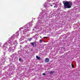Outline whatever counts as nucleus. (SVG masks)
<instances>
[{
	"label": "nucleus",
	"mask_w": 80,
	"mask_h": 80,
	"mask_svg": "<svg viewBox=\"0 0 80 80\" xmlns=\"http://www.w3.org/2000/svg\"><path fill=\"white\" fill-rule=\"evenodd\" d=\"M62 3L64 4V8H70L72 6V2L65 1H63Z\"/></svg>",
	"instance_id": "1"
},
{
	"label": "nucleus",
	"mask_w": 80,
	"mask_h": 80,
	"mask_svg": "<svg viewBox=\"0 0 80 80\" xmlns=\"http://www.w3.org/2000/svg\"><path fill=\"white\" fill-rule=\"evenodd\" d=\"M37 58L38 60H40V57H38V56H37L36 57Z\"/></svg>",
	"instance_id": "5"
},
{
	"label": "nucleus",
	"mask_w": 80,
	"mask_h": 80,
	"mask_svg": "<svg viewBox=\"0 0 80 80\" xmlns=\"http://www.w3.org/2000/svg\"><path fill=\"white\" fill-rule=\"evenodd\" d=\"M40 38H42V36L40 37Z\"/></svg>",
	"instance_id": "15"
},
{
	"label": "nucleus",
	"mask_w": 80,
	"mask_h": 80,
	"mask_svg": "<svg viewBox=\"0 0 80 80\" xmlns=\"http://www.w3.org/2000/svg\"><path fill=\"white\" fill-rule=\"evenodd\" d=\"M32 40V38H29L28 39V41H31Z\"/></svg>",
	"instance_id": "7"
},
{
	"label": "nucleus",
	"mask_w": 80,
	"mask_h": 80,
	"mask_svg": "<svg viewBox=\"0 0 80 80\" xmlns=\"http://www.w3.org/2000/svg\"><path fill=\"white\" fill-rule=\"evenodd\" d=\"M55 73V72L54 71H51L50 72V73L51 75H52V74H53V73Z\"/></svg>",
	"instance_id": "6"
},
{
	"label": "nucleus",
	"mask_w": 80,
	"mask_h": 80,
	"mask_svg": "<svg viewBox=\"0 0 80 80\" xmlns=\"http://www.w3.org/2000/svg\"><path fill=\"white\" fill-rule=\"evenodd\" d=\"M30 44L32 47H35L36 46V42H30Z\"/></svg>",
	"instance_id": "2"
},
{
	"label": "nucleus",
	"mask_w": 80,
	"mask_h": 80,
	"mask_svg": "<svg viewBox=\"0 0 80 80\" xmlns=\"http://www.w3.org/2000/svg\"><path fill=\"white\" fill-rule=\"evenodd\" d=\"M55 7L54 6V8H55Z\"/></svg>",
	"instance_id": "17"
},
{
	"label": "nucleus",
	"mask_w": 80,
	"mask_h": 80,
	"mask_svg": "<svg viewBox=\"0 0 80 80\" xmlns=\"http://www.w3.org/2000/svg\"><path fill=\"white\" fill-rule=\"evenodd\" d=\"M44 7H46V6H44Z\"/></svg>",
	"instance_id": "16"
},
{
	"label": "nucleus",
	"mask_w": 80,
	"mask_h": 80,
	"mask_svg": "<svg viewBox=\"0 0 80 80\" xmlns=\"http://www.w3.org/2000/svg\"><path fill=\"white\" fill-rule=\"evenodd\" d=\"M50 5L51 6H52V5L51 4V5Z\"/></svg>",
	"instance_id": "13"
},
{
	"label": "nucleus",
	"mask_w": 80,
	"mask_h": 80,
	"mask_svg": "<svg viewBox=\"0 0 80 80\" xmlns=\"http://www.w3.org/2000/svg\"><path fill=\"white\" fill-rule=\"evenodd\" d=\"M25 30H28V29H25Z\"/></svg>",
	"instance_id": "12"
},
{
	"label": "nucleus",
	"mask_w": 80,
	"mask_h": 80,
	"mask_svg": "<svg viewBox=\"0 0 80 80\" xmlns=\"http://www.w3.org/2000/svg\"><path fill=\"white\" fill-rule=\"evenodd\" d=\"M72 65H73V64L72 63H71Z\"/></svg>",
	"instance_id": "14"
},
{
	"label": "nucleus",
	"mask_w": 80,
	"mask_h": 80,
	"mask_svg": "<svg viewBox=\"0 0 80 80\" xmlns=\"http://www.w3.org/2000/svg\"><path fill=\"white\" fill-rule=\"evenodd\" d=\"M19 60L21 63H23V59L22 58H20L19 59Z\"/></svg>",
	"instance_id": "4"
},
{
	"label": "nucleus",
	"mask_w": 80,
	"mask_h": 80,
	"mask_svg": "<svg viewBox=\"0 0 80 80\" xmlns=\"http://www.w3.org/2000/svg\"><path fill=\"white\" fill-rule=\"evenodd\" d=\"M43 38H47V37H44Z\"/></svg>",
	"instance_id": "11"
},
{
	"label": "nucleus",
	"mask_w": 80,
	"mask_h": 80,
	"mask_svg": "<svg viewBox=\"0 0 80 80\" xmlns=\"http://www.w3.org/2000/svg\"><path fill=\"white\" fill-rule=\"evenodd\" d=\"M39 41H40V43H42V40L40 39L39 40Z\"/></svg>",
	"instance_id": "8"
},
{
	"label": "nucleus",
	"mask_w": 80,
	"mask_h": 80,
	"mask_svg": "<svg viewBox=\"0 0 80 80\" xmlns=\"http://www.w3.org/2000/svg\"><path fill=\"white\" fill-rule=\"evenodd\" d=\"M72 68H74V66H73V65H72Z\"/></svg>",
	"instance_id": "9"
},
{
	"label": "nucleus",
	"mask_w": 80,
	"mask_h": 80,
	"mask_svg": "<svg viewBox=\"0 0 80 80\" xmlns=\"http://www.w3.org/2000/svg\"><path fill=\"white\" fill-rule=\"evenodd\" d=\"M42 75H45V73H42Z\"/></svg>",
	"instance_id": "10"
},
{
	"label": "nucleus",
	"mask_w": 80,
	"mask_h": 80,
	"mask_svg": "<svg viewBox=\"0 0 80 80\" xmlns=\"http://www.w3.org/2000/svg\"><path fill=\"white\" fill-rule=\"evenodd\" d=\"M49 61H50V60L48 58H46L45 59V62L46 63H48V62H49Z\"/></svg>",
	"instance_id": "3"
}]
</instances>
